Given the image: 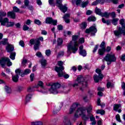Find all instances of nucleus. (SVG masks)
<instances>
[{
	"label": "nucleus",
	"mask_w": 125,
	"mask_h": 125,
	"mask_svg": "<svg viewBox=\"0 0 125 125\" xmlns=\"http://www.w3.org/2000/svg\"><path fill=\"white\" fill-rule=\"evenodd\" d=\"M78 39L79 36L73 35L72 37V41L67 43V56H70L72 54V53H76L78 51V49H79V43L77 41H78Z\"/></svg>",
	"instance_id": "f257e3e1"
},
{
	"label": "nucleus",
	"mask_w": 125,
	"mask_h": 125,
	"mask_svg": "<svg viewBox=\"0 0 125 125\" xmlns=\"http://www.w3.org/2000/svg\"><path fill=\"white\" fill-rule=\"evenodd\" d=\"M72 86L76 89L80 88V90L83 91L84 87L87 86V83L84 81V78L82 75H79L77 80H75L72 84Z\"/></svg>",
	"instance_id": "f03ea898"
},
{
	"label": "nucleus",
	"mask_w": 125,
	"mask_h": 125,
	"mask_svg": "<svg viewBox=\"0 0 125 125\" xmlns=\"http://www.w3.org/2000/svg\"><path fill=\"white\" fill-rule=\"evenodd\" d=\"M85 113H86V110L84 108L79 107L75 112L74 118L75 119H78L81 116L83 120L84 121H87V120L89 119L90 114L88 113L87 115H85Z\"/></svg>",
	"instance_id": "7ed1b4c3"
},
{
	"label": "nucleus",
	"mask_w": 125,
	"mask_h": 125,
	"mask_svg": "<svg viewBox=\"0 0 125 125\" xmlns=\"http://www.w3.org/2000/svg\"><path fill=\"white\" fill-rule=\"evenodd\" d=\"M47 86H50L51 88L49 89V91L52 94H58L59 93V91L58 88H60L61 85L59 83H54L51 84L49 83L46 84Z\"/></svg>",
	"instance_id": "20e7f679"
},
{
	"label": "nucleus",
	"mask_w": 125,
	"mask_h": 125,
	"mask_svg": "<svg viewBox=\"0 0 125 125\" xmlns=\"http://www.w3.org/2000/svg\"><path fill=\"white\" fill-rule=\"evenodd\" d=\"M104 59L107 62V65H111L112 62H116L117 61V58H116L115 54L112 52L107 54Z\"/></svg>",
	"instance_id": "39448f33"
},
{
	"label": "nucleus",
	"mask_w": 125,
	"mask_h": 125,
	"mask_svg": "<svg viewBox=\"0 0 125 125\" xmlns=\"http://www.w3.org/2000/svg\"><path fill=\"white\" fill-rule=\"evenodd\" d=\"M63 64H64V62L61 61H60L58 62V65L59 66V67L57 66L55 67V70L58 73L59 77L63 76V70H64Z\"/></svg>",
	"instance_id": "423d86ee"
},
{
	"label": "nucleus",
	"mask_w": 125,
	"mask_h": 125,
	"mask_svg": "<svg viewBox=\"0 0 125 125\" xmlns=\"http://www.w3.org/2000/svg\"><path fill=\"white\" fill-rule=\"evenodd\" d=\"M0 64L2 68H4L5 64H7V66L8 67L12 66V62H10V60L8 58L3 57L2 58L0 61Z\"/></svg>",
	"instance_id": "0eeeda50"
},
{
	"label": "nucleus",
	"mask_w": 125,
	"mask_h": 125,
	"mask_svg": "<svg viewBox=\"0 0 125 125\" xmlns=\"http://www.w3.org/2000/svg\"><path fill=\"white\" fill-rule=\"evenodd\" d=\"M62 0H56V4L57 6L60 8L61 11L63 13H65V12L68 10V8H67V5L65 4L64 5H63L62 4Z\"/></svg>",
	"instance_id": "6e6552de"
},
{
	"label": "nucleus",
	"mask_w": 125,
	"mask_h": 125,
	"mask_svg": "<svg viewBox=\"0 0 125 125\" xmlns=\"http://www.w3.org/2000/svg\"><path fill=\"white\" fill-rule=\"evenodd\" d=\"M29 42L31 44H34V48L35 50H38L40 49V45L41 44V42L39 40L37 39H31Z\"/></svg>",
	"instance_id": "1a4fd4ad"
},
{
	"label": "nucleus",
	"mask_w": 125,
	"mask_h": 125,
	"mask_svg": "<svg viewBox=\"0 0 125 125\" xmlns=\"http://www.w3.org/2000/svg\"><path fill=\"white\" fill-rule=\"evenodd\" d=\"M39 86H40V87L41 88L40 90V92H42V93H46V92H47V89L43 85V83L42 81H39L38 82L37 86H36V87L38 88Z\"/></svg>",
	"instance_id": "9d476101"
},
{
	"label": "nucleus",
	"mask_w": 125,
	"mask_h": 125,
	"mask_svg": "<svg viewBox=\"0 0 125 125\" xmlns=\"http://www.w3.org/2000/svg\"><path fill=\"white\" fill-rule=\"evenodd\" d=\"M121 27H119V30H116L113 31V33L114 34V35L115 37H117V38H120L121 36H122V34L124 35V36L125 35V29H121Z\"/></svg>",
	"instance_id": "9b49d317"
},
{
	"label": "nucleus",
	"mask_w": 125,
	"mask_h": 125,
	"mask_svg": "<svg viewBox=\"0 0 125 125\" xmlns=\"http://www.w3.org/2000/svg\"><path fill=\"white\" fill-rule=\"evenodd\" d=\"M97 32V29L95 28V26H91L89 29H87L85 30L86 34H89L90 33L92 36H94Z\"/></svg>",
	"instance_id": "f8f14e48"
},
{
	"label": "nucleus",
	"mask_w": 125,
	"mask_h": 125,
	"mask_svg": "<svg viewBox=\"0 0 125 125\" xmlns=\"http://www.w3.org/2000/svg\"><path fill=\"white\" fill-rule=\"evenodd\" d=\"M46 24H53V25H56L57 24V20H53L51 18H47L45 20Z\"/></svg>",
	"instance_id": "ddd939ff"
},
{
	"label": "nucleus",
	"mask_w": 125,
	"mask_h": 125,
	"mask_svg": "<svg viewBox=\"0 0 125 125\" xmlns=\"http://www.w3.org/2000/svg\"><path fill=\"white\" fill-rule=\"evenodd\" d=\"M104 77L103 75L100 74V75H97V74H95L93 77L95 83H98L99 81H102Z\"/></svg>",
	"instance_id": "4468645a"
},
{
	"label": "nucleus",
	"mask_w": 125,
	"mask_h": 125,
	"mask_svg": "<svg viewBox=\"0 0 125 125\" xmlns=\"http://www.w3.org/2000/svg\"><path fill=\"white\" fill-rule=\"evenodd\" d=\"M8 21H9L8 18H5L4 19H2L0 15V23H1V26H6Z\"/></svg>",
	"instance_id": "2eb2a0df"
},
{
	"label": "nucleus",
	"mask_w": 125,
	"mask_h": 125,
	"mask_svg": "<svg viewBox=\"0 0 125 125\" xmlns=\"http://www.w3.org/2000/svg\"><path fill=\"white\" fill-rule=\"evenodd\" d=\"M79 53L80 55L83 56V57L86 56V51L83 49V46L82 45L79 47Z\"/></svg>",
	"instance_id": "dca6fc26"
},
{
	"label": "nucleus",
	"mask_w": 125,
	"mask_h": 125,
	"mask_svg": "<svg viewBox=\"0 0 125 125\" xmlns=\"http://www.w3.org/2000/svg\"><path fill=\"white\" fill-rule=\"evenodd\" d=\"M122 105L121 104H114L113 106V109L114 111H118V113H121L122 110Z\"/></svg>",
	"instance_id": "f3484780"
},
{
	"label": "nucleus",
	"mask_w": 125,
	"mask_h": 125,
	"mask_svg": "<svg viewBox=\"0 0 125 125\" xmlns=\"http://www.w3.org/2000/svg\"><path fill=\"white\" fill-rule=\"evenodd\" d=\"M98 15H100L102 17H105V18H109L110 16V13H108L107 12H105L104 13H102V14H100V13H98Z\"/></svg>",
	"instance_id": "a211bd4d"
},
{
	"label": "nucleus",
	"mask_w": 125,
	"mask_h": 125,
	"mask_svg": "<svg viewBox=\"0 0 125 125\" xmlns=\"http://www.w3.org/2000/svg\"><path fill=\"white\" fill-rule=\"evenodd\" d=\"M7 52H12L14 50V46L13 45L8 44L6 47Z\"/></svg>",
	"instance_id": "6ab92c4d"
},
{
	"label": "nucleus",
	"mask_w": 125,
	"mask_h": 125,
	"mask_svg": "<svg viewBox=\"0 0 125 125\" xmlns=\"http://www.w3.org/2000/svg\"><path fill=\"white\" fill-rule=\"evenodd\" d=\"M104 2H105V0H96L92 3V5H97L99 3H104Z\"/></svg>",
	"instance_id": "aec40b11"
},
{
	"label": "nucleus",
	"mask_w": 125,
	"mask_h": 125,
	"mask_svg": "<svg viewBox=\"0 0 125 125\" xmlns=\"http://www.w3.org/2000/svg\"><path fill=\"white\" fill-rule=\"evenodd\" d=\"M69 17H70L69 14H66L63 16V18L65 22L70 23V20L69 19Z\"/></svg>",
	"instance_id": "412c9836"
},
{
	"label": "nucleus",
	"mask_w": 125,
	"mask_h": 125,
	"mask_svg": "<svg viewBox=\"0 0 125 125\" xmlns=\"http://www.w3.org/2000/svg\"><path fill=\"white\" fill-rule=\"evenodd\" d=\"M63 123L65 125H71V122H70V119L67 117H64Z\"/></svg>",
	"instance_id": "4be33fe9"
},
{
	"label": "nucleus",
	"mask_w": 125,
	"mask_h": 125,
	"mask_svg": "<svg viewBox=\"0 0 125 125\" xmlns=\"http://www.w3.org/2000/svg\"><path fill=\"white\" fill-rule=\"evenodd\" d=\"M78 107V105L77 104H73L70 108L69 110V114H72L73 112L75 110H76V108Z\"/></svg>",
	"instance_id": "5701e85b"
},
{
	"label": "nucleus",
	"mask_w": 125,
	"mask_h": 125,
	"mask_svg": "<svg viewBox=\"0 0 125 125\" xmlns=\"http://www.w3.org/2000/svg\"><path fill=\"white\" fill-rule=\"evenodd\" d=\"M8 17H10L12 19H15V13L13 12H9L7 13Z\"/></svg>",
	"instance_id": "b1692460"
},
{
	"label": "nucleus",
	"mask_w": 125,
	"mask_h": 125,
	"mask_svg": "<svg viewBox=\"0 0 125 125\" xmlns=\"http://www.w3.org/2000/svg\"><path fill=\"white\" fill-rule=\"evenodd\" d=\"M106 51V49L101 48L98 50V53L99 55L102 56L104 55V53H105Z\"/></svg>",
	"instance_id": "393cba45"
},
{
	"label": "nucleus",
	"mask_w": 125,
	"mask_h": 125,
	"mask_svg": "<svg viewBox=\"0 0 125 125\" xmlns=\"http://www.w3.org/2000/svg\"><path fill=\"white\" fill-rule=\"evenodd\" d=\"M12 80L13 82H14V83H17L18 82V80H19V76L17 75H13L12 77Z\"/></svg>",
	"instance_id": "a878e982"
},
{
	"label": "nucleus",
	"mask_w": 125,
	"mask_h": 125,
	"mask_svg": "<svg viewBox=\"0 0 125 125\" xmlns=\"http://www.w3.org/2000/svg\"><path fill=\"white\" fill-rule=\"evenodd\" d=\"M40 63L42 65V66L43 67V68H44V67L45 66H46V64H47V62H46V60H45V59H42L40 61Z\"/></svg>",
	"instance_id": "bb28decb"
},
{
	"label": "nucleus",
	"mask_w": 125,
	"mask_h": 125,
	"mask_svg": "<svg viewBox=\"0 0 125 125\" xmlns=\"http://www.w3.org/2000/svg\"><path fill=\"white\" fill-rule=\"evenodd\" d=\"M24 5L21 6V8H26L27 6H29V0H24Z\"/></svg>",
	"instance_id": "cd10ccee"
},
{
	"label": "nucleus",
	"mask_w": 125,
	"mask_h": 125,
	"mask_svg": "<svg viewBox=\"0 0 125 125\" xmlns=\"http://www.w3.org/2000/svg\"><path fill=\"white\" fill-rule=\"evenodd\" d=\"M120 24L121 25L122 27V29H125V20L123 19H122L119 21Z\"/></svg>",
	"instance_id": "c85d7f7f"
},
{
	"label": "nucleus",
	"mask_w": 125,
	"mask_h": 125,
	"mask_svg": "<svg viewBox=\"0 0 125 125\" xmlns=\"http://www.w3.org/2000/svg\"><path fill=\"white\" fill-rule=\"evenodd\" d=\"M5 90L7 93H11V88L8 86H5Z\"/></svg>",
	"instance_id": "c756f323"
},
{
	"label": "nucleus",
	"mask_w": 125,
	"mask_h": 125,
	"mask_svg": "<svg viewBox=\"0 0 125 125\" xmlns=\"http://www.w3.org/2000/svg\"><path fill=\"white\" fill-rule=\"evenodd\" d=\"M102 21L103 23H104V24H107V25H110V23H111L110 20H107V21H106L105 20V19L104 18H103L102 19Z\"/></svg>",
	"instance_id": "7c9ffc66"
},
{
	"label": "nucleus",
	"mask_w": 125,
	"mask_h": 125,
	"mask_svg": "<svg viewBox=\"0 0 125 125\" xmlns=\"http://www.w3.org/2000/svg\"><path fill=\"white\" fill-rule=\"evenodd\" d=\"M14 26V22L8 21L7 22V24L6 25V27H13Z\"/></svg>",
	"instance_id": "2f4dec72"
},
{
	"label": "nucleus",
	"mask_w": 125,
	"mask_h": 125,
	"mask_svg": "<svg viewBox=\"0 0 125 125\" xmlns=\"http://www.w3.org/2000/svg\"><path fill=\"white\" fill-rule=\"evenodd\" d=\"M31 99H32V95L29 94L26 96L25 98V101L26 102H29Z\"/></svg>",
	"instance_id": "473e14b6"
},
{
	"label": "nucleus",
	"mask_w": 125,
	"mask_h": 125,
	"mask_svg": "<svg viewBox=\"0 0 125 125\" xmlns=\"http://www.w3.org/2000/svg\"><path fill=\"white\" fill-rule=\"evenodd\" d=\"M97 114H101V115H104L105 111L103 109H98L96 111Z\"/></svg>",
	"instance_id": "72a5a7b5"
},
{
	"label": "nucleus",
	"mask_w": 125,
	"mask_h": 125,
	"mask_svg": "<svg viewBox=\"0 0 125 125\" xmlns=\"http://www.w3.org/2000/svg\"><path fill=\"white\" fill-rule=\"evenodd\" d=\"M96 21V18L94 16H90L88 18V21L89 22H91V21Z\"/></svg>",
	"instance_id": "f704fd0d"
},
{
	"label": "nucleus",
	"mask_w": 125,
	"mask_h": 125,
	"mask_svg": "<svg viewBox=\"0 0 125 125\" xmlns=\"http://www.w3.org/2000/svg\"><path fill=\"white\" fill-rule=\"evenodd\" d=\"M15 56H16V53H11L10 55V58L12 60H14L15 59Z\"/></svg>",
	"instance_id": "c9c22d12"
},
{
	"label": "nucleus",
	"mask_w": 125,
	"mask_h": 125,
	"mask_svg": "<svg viewBox=\"0 0 125 125\" xmlns=\"http://www.w3.org/2000/svg\"><path fill=\"white\" fill-rule=\"evenodd\" d=\"M81 0H73L72 1V3L73 4H76V5H79V4H80V3H81Z\"/></svg>",
	"instance_id": "e433bc0d"
},
{
	"label": "nucleus",
	"mask_w": 125,
	"mask_h": 125,
	"mask_svg": "<svg viewBox=\"0 0 125 125\" xmlns=\"http://www.w3.org/2000/svg\"><path fill=\"white\" fill-rule=\"evenodd\" d=\"M96 119H99L97 122L98 125H102V119L99 116H96Z\"/></svg>",
	"instance_id": "4c0bfd02"
},
{
	"label": "nucleus",
	"mask_w": 125,
	"mask_h": 125,
	"mask_svg": "<svg viewBox=\"0 0 125 125\" xmlns=\"http://www.w3.org/2000/svg\"><path fill=\"white\" fill-rule=\"evenodd\" d=\"M31 125H42V122L40 121L36 122H32Z\"/></svg>",
	"instance_id": "58836bf2"
},
{
	"label": "nucleus",
	"mask_w": 125,
	"mask_h": 125,
	"mask_svg": "<svg viewBox=\"0 0 125 125\" xmlns=\"http://www.w3.org/2000/svg\"><path fill=\"white\" fill-rule=\"evenodd\" d=\"M118 21H119V19H113L112 21V24L116 26L118 24Z\"/></svg>",
	"instance_id": "ea45409f"
},
{
	"label": "nucleus",
	"mask_w": 125,
	"mask_h": 125,
	"mask_svg": "<svg viewBox=\"0 0 125 125\" xmlns=\"http://www.w3.org/2000/svg\"><path fill=\"white\" fill-rule=\"evenodd\" d=\"M87 4H88V0H86V1L83 2L82 3V7L83 8L85 7Z\"/></svg>",
	"instance_id": "a19ab883"
},
{
	"label": "nucleus",
	"mask_w": 125,
	"mask_h": 125,
	"mask_svg": "<svg viewBox=\"0 0 125 125\" xmlns=\"http://www.w3.org/2000/svg\"><path fill=\"white\" fill-rule=\"evenodd\" d=\"M32 23V21L30 20H27L24 23L25 25H27L28 26H30L31 25V23Z\"/></svg>",
	"instance_id": "79ce46f5"
},
{
	"label": "nucleus",
	"mask_w": 125,
	"mask_h": 125,
	"mask_svg": "<svg viewBox=\"0 0 125 125\" xmlns=\"http://www.w3.org/2000/svg\"><path fill=\"white\" fill-rule=\"evenodd\" d=\"M86 22H83L80 24V27L82 28V29H85L86 28Z\"/></svg>",
	"instance_id": "37998d69"
},
{
	"label": "nucleus",
	"mask_w": 125,
	"mask_h": 125,
	"mask_svg": "<svg viewBox=\"0 0 125 125\" xmlns=\"http://www.w3.org/2000/svg\"><path fill=\"white\" fill-rule=\"evenodd\" d=\"M114 86V84L111 83L110 82H108L106 84V87L107 88H110V87H113Z\"/></svg>",
	"instance_id": "c03bdc74"
},
{
	"label": "nucleus",
	"mask_w": 125,
	"mask_h": 125,
	"mask_svg": "<svg viewBox=\"0 0 125 125\" xmlns=\"http://www.w3.org/2000/svg\"><path fill=\"white\" fill-rule=\"evenodd\" d=\"M57 42L58 45H61V44H62L63 43V40H62V39L59 38L57 40Z\"/></svg>",
	"instance_id": "a18cd8bd"
},
{
	"label": "nucleus",
	"mask_w": 125,
	"mask_h": 125,
	"mask_svg": "<svg viewBox=\"0 0 125 125\" xmlns=\"http://www.w3.org/2000/svg\"><path fill=\"white\" fill-rule=\"evenodd\" d=\"M91 110H92V106L91 105H89L87 108V112L88 114H91Z\"/></svg>",
	"instance_id": "49530a36"
},
{
	"label": "nucleus",
	"mask_w": 125,
	"mask_h": 125,
	"mask_svg": "<svg viewBox=\"0 0 125 125\" xmlns=\"http://www.w3.org/2000/svg\"><path fill=\"white\" fill-rule=\"evenodd\" d=\"M22 71L20 69H18L15 70L16 75H17V76H19L21 74Z\"/></svg>",
	"instance_id": "de8ad7c7"
},
{
	"label": "nucleus",
	"mask_w": 125,
	"mask_h": 125,
	"mask_svg": "<svg viewBox=\"0 0 125 125\" xmlns=\"http://www.w3.org/2000/svg\"><path fill=\"white\" fill-rule=\"evenodd\" d=\"M95 13H96V14H98V13H100V14H102V13L101 12V10L97 7L95 9Z\"/></svg>",
	"instance_id": "09e8293b"
},
{
	"label": "nucleus",
	"mask_w": 125,
	"mask_h": 125,
	"mask_svg": "<svg viewBox=\"0 0 125 125\" xmlns=\"http://www.w3.org/2000/svg\"><path fill=\"white\" fill-rule=\"evenodd\" d=\"M64 36H71V35H72V32L70 31H65L64 32Z\"/></svg>",
	"instance_id": "8fccbe9b"
},
{
	"label": "nucleus",
	"mask_w": 125,
	"mask_h": 125,
	"mask_svg": "<svg viewBox=\"0 0 125 125\" xmlns=\"http://www.w3.org/2000/svg\"><path fill=\"white\" fill-rule=\"evenodd\" d=\"M22 29H23V31H28V30H29V28L28 27V26H27L26 24H24L22 27Z\"/></svg>",
	"instance_id": "3c124183"
},
{
	"label": "nucleus",
	"mask_w": 125,
	"mask_h": 125,
	"mask_svg": "<svg viewBox=\"0 0 125 125\" xmlns=\"http://www.w3.org/2000/svg\"><path fill=\"white\" fill-rule=\"evenodd\" d=\"M34 23L35 24H37V25H41L42 22H41L40 20H34Z\"/></svg>",
	"instance_id": "603ef678"
},
{
	"label": "nucleus",
	"mask_w": 125,
	"mask_h": 125,
	"mask_svg": "<svg viewBox=\"0 0 125 125\" xmlns=\"http://www.w3.org/2000/svg\"><path fill=\"white\" fill-rule=\"evenodd\" d=\"M89 118H90V121H91V122L95 121V118L93 117V115H92L91 114H90Z\"/></svg>",
	"instance_id": "864d4df0"
},
{
	"label": "nucleus",
	"mask_w": 125,
	"mask_h": 125,
	"mask_svg": "<svg viewBox=\"0 0 125 125\" xmlns=\"http://www.w3.org/2000/svg\"><path fill=\"white\" fill-rule=\"evenodd\" d=\"M13 11H14L15 12H19V11L20 10L19 9V8H18V7H16V6H14L13 8Z\"/></svg>",
	"instance_id": "5fc2aeb1"
},
{
	"label": "nucleus",
	"mask_w": 125,
	"mask_h": 125,
	"mask_svg": "<svg viewBox=\"0 0 125 125\" xmlns=\"http://www.w3.org/2000/svg\"><path fill=\"white\" fill-rule=\"evenodd\" d=\"M30 73H31V70L27 69L24 70L23 74L24 75H28V74H30Z\"/></svg>",
	"instance_id": "6e6d98bb"
},
{
	"label": "nucleus",
	"mask_w": 125,
	"mask_h": 125,
	"mask_svg": "<svg viewBox=\"0 0 125 125\" xmlns=\"http://www.w3.org/2000/svg\"><path fill=\"white\" fill-rule=\"evenodd\" d=\"M0 15L1 17L2 18V17H4L6 16V12H0Z\"/></svg>",
	"instance_id": "4d7b16f0"
},
{
	"label": "nucleus",
	"mask_w": 125,
	"mask_h": 125,
	"mask_svg": "<svg viewBox=\"0 0 125 125\" xmlns=\"http://www.w3.org/2000/svg\"><path fill=\"white\" fill-rule=\"evenodd\" d=\"M96 73H97V74H98L99 76H100V75H103L101 74V69L99 68H97L96 69Z\"/></svg>",
	"instance_id": "13d9d810"
},
{
	"label": "nucleus",
	"mask_w": 125,
	"mask_h": 125,
	"mask_svg": "<svg viewBox=\"0 0 125 125\" xmlns=\"http://www.w3.org/2000/svg\"><path fill=\"white\" fill-rule=\"evenodd\" d=\"M36 56H37V57H42V53L41 52H37L36 54Z\"/></svg>",
	"instance_id": "bf43d9fd"
},
{
	"label": "nucleus",
	"mask_w": 125,
	"mask_h": 125,
	"mask_svg": "<svg viewBox=\"0 0 125 125\" xmlns=\"http://www.w3.org/2000/svg\"><path fill=\"white\" fill-rule=\"evenodd\" d=\"M79 43H83L84 42V39L83 38H80L78 41Z\"/></svg>",
	"instance_id": "052dcab7"
},
{
	"label": "nucleus",
	"mask_w": 125,
	"mask_h": 125,
	"mask_svg": "<svg viewBox=\"0 0 125 125\" xmlns=\"http://www.w3.org/2000/svg\"><path fill=\"white\" fill-rule=\"evenodd\" d=\"M101 48L103 49H106V47H105V43L104 42H102L100 45Z\"/></svg>",
	"instance_id": "680f3d73"
},
{
	"label": "nucleus",
	"mask_w": 125,
	"mask_h": 125,
	"mask_svg": "<svg viewBox=\"0 0 125 125\" xmlns=\"http://www.w3.org/2000/svg\"><path fill=\"white\" fill-rule=\"evenodd\" d=\"M51 52H50V50H46L45 51V54L47 56H49V55H50L51 54Z\"/></svg>",
	"instance_id": "e2e57ef3"
},
{
	"label": "nucleus",
	"mask_w": 125,
	"mask_h": 125,
	"mask_svg": "<svg viewBox=\"0 0 125 125\" xmlns=\"http://www.w3.org/2000/svg\"><path fill=\"white\" fill-rule=\"evenodd\" d=\"M116 118L117 121H118V122H119V123H121V118L120 117V115L119 114H117L116 116Z\"/></svg>",
	"instance_id": "0e129e2a"
},
{
	"label": "nucleus",
	"mask_w": 125,
	"mask_h": 125,
	"mask_svg": "<svg viewBox=\"0 0 125 125\" xmlns=\"http://www.w3.org/2000/svg\"><path fill=\"white\" fill-rule=\"evenodd\" d=\"M99 46V45H96L94 50H93V53H95V52L97 50V49H98V47Z\"/></svg>",
	"instance_id": "69168bd1"
},
{
	"label": "nucleus",
	"mask_w": 125,
	"mask_h": 125,
	"mask_svg": "<svg viewBox=\"0 0 125 125\" xmlns=\"http://www.w3.org/2000/svg\"><path fill=\"white\" fill-rule=\"evenodd\" d=\"M86 15H90L91 14H92V11L88 10L86 12Z\"/></svg>",
	"instance_id": "338daca9"
},
{
	"label": "nucleus",
	"mask_w": 125,
	"mask_h": 125,
	"mask_svg": "<svg viewBox=\"0 0 125 125\" xmlns=\"http://www.w3.org/2000/svg\"><path fill=\"white\" fill-rule=\"evenodd\" d=\"M121 59L122 60V61H125V54H124L123 55H122Z\"/></svg>",
	"instance_id": "774afa93"
}]
</instances>
